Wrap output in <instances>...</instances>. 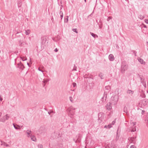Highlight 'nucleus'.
<instances>
[{
    "label": "nucleus",
    "instance_id": "nucleus-1",
    "mask_svg": "<svg viewBox=\"0 0 148 148\" xmlns=\"http://www.w3.org/2000/svg\"><path fill=\"white\" fill-rule=\"evenodd\" d=\"M75 108L73 106H71L67 109L69 116L70 118L73 119L74 118V115L75 114Z\"/></svg>",
    "mask_w": 148,
    "mask_h": 148
},
{
    "label": "nucleus",
    "instance_id": "nucleus-2",
    "mask_svg": "<svg viewBox=\"0 0 148 148\" xmlns=\"http://www.w3.org/2000/svg\"><path fill=\"white\" fill-rule=\"evenodd\" d=\"M128 68V65L126 61H124L122 62L121 69L122 73H124L125 71L127 70Z\"/></svg>",
    "mask_w": 148,
    "mask_h": 148
},
{
    "label": "nucleus",
    "instance_id": "nucleus-3",
    "mask_svg": "<svg viewBox=\"0 0 148 148\" xmlns=\"http://www.w3.org/2000/svg\"><path fill=\"white\" fill-rule=\"evenodd\" d=\"M118 100V96L116 95H115L112 97L110 103L112 104L115 105L116 104Z\"/></svg>",
    "mask_w": 148,
    "mask_h": 148
},
{
    "label": "nucleus",
    "instance_id": "nucleus-4",
    "mask_svg": "<svg viewBox=\"0 0 148 148\" xmlns=\"http://www.w3.org/2000/svg\"><path fill=\"white\" fill-rule=\"evenodd\" d=\"M60 136L58 132H54L51 134V137L52 139H54L56 138H58Z\"/></svg>",
    "mask_w": 148,
    "mask_h": 148
},
{
    "label": "nucleus",
    "instance_id": "nucleus-5",
    "mask_svg": "<svg viewBox=\"0 0 148 148\" xmlns=\"http://www.w3.org/2000/svg\"><path fill=\"white\" fill-rule=\"evenodd\" d=\"M107 98V93L105 92L104 93L103 96L102 97L101 99V101L103 102H105Z\"/></svg>",
    "mask_w": 148,
    "mask_h": 148
},
{
    "label": "nucleus",
    "instance_id": "nucleus-6",
    "mask_svg": "<svg viewBox=\"0 0 148 148\" xmlns=\"http://www.w3.org/2000/svg\"><path fill=\"white\" fill-rule=\"evenodd\" d=\"M19 42V44L20 47H25V45L26 44L25 42L23 41V39H20Z\"/></svg>",
    "mask_w": 148,
    "mask_h": 148
},
{
    "label": "nucleus",
    "instance_id": "nucleus-7",
    "mask_svg": "<svg viewBox=\"0 0 148 148\" xmlns=\"http://www.w3.org/2000/svg\"><path fill=\"white\" fill-rule=\"evenodd\" d=\"M112 104L110 102L108 103L106 106V107L107 110H111L112 108V106L111 105Z\"/></svg>",
    "mask_w": 148,
    "mask_h": 148
},
{
    "label": "nucleus",
    "instance_id": "nucleus-8",
    "mask_svg": "<svg viewBox=\"0 0 148 148\" xmlns=\"http://www.w3.org/2000/svg\"><path fill=\"white\" fill-rule=\"evenodd\" d=\"M104 117V114L103 113L100 112L99 114V120H102Z\"/></svg>",
    "mask_w": 148,
    "mask_h": 148
},
{
    "label": "nucleus",
    "instance_id": "nucleus-9",
    "mask_svg": "<svg viewBox=\"0 0 148 148\" xmlns=\"http://www.w3.org/2000/svg\"><path fill=\"white\" fill-rule=\"evenodd\" d=\"M136 137H131L128 138V140L130 141L131 143H134L135 141H134L135 139H136Z\"/></svg>",
    "mask_w": 148,
    "mask_h": 148
},
{
    "label": "nucleus",
    "instance_id": "nucleus-10",
    "mask_svg": "<svg viewBox=\"0 0 148 148\" xmlns=\"http://www.w3.org/2000/svg\"><path fill=\"white\" fill-rule=\"evenodd\" d=\"M108 58L110 61H113L114 60V56L112 54H110Z\"/></svg>",
    "mask_w": 148,
    "mask_h": 148
},
{
    "label": "nucleus",
    "instance_id": "nucleus-11",
    "mask_svg": "<svg viewBox=\"0 0 148 148\" xmlns=\"http://www.w3.org/2000/svg\"><path fill=\"white\" fill-rule=\"evenodd\" d=\"M17 64L18 65V67L20 69H22L24 67L23 64L21 63V62L17 63Z\"/></svg>",
    "mask_w": 148,
    "mask_h": 148
},
{
    "label": "nucleus",
    "instance_id": "nucleus-12",
    "mask_svg": "<svg viewBox=\"0 0 148 148\" xmlns=\"http://www.w3.org/2000/svg\"><path fill=\"white\" fill-rule=\"evenodd\" d=\"M138 60L139 62L141 64L145 65V62L144 61V60L143 59L140 58H139L138 59Z\"/></svg>",
    "mask_w": 148,
    "mask_h": 148
},
{
    "label": "nucleus",
    "instance_id": "nucleus-13",
    "mask_svg": "<svg viewBox=\"0 0 148 148\" xmlns=\"http://www.w3.org/2000/svg\"><path fill=\"white\" fill-rule=\"evenodd\" d=\"M126 93L127 94H130L132 95L134 93V91L128 89Z\"/></svg>",
    "mask_w": 148,
    "mask_h": 148
},
{
    "label": "nucleus",
    "instance_id": "nucleus-14",
    "mask_svg": "<svg viewBox=\"0 0 148 148\" xmlns=\"http://www.w3.org/2000/svg\"><path fill=\"white\" fill-rule=\"evenodd\" d=\"M31 138L32 140L33 141H36V139L35 136L32 135H30Z\"/></svg>",
    "mask_w": 148,
    "mask_h": 148
},
{
    "label": "nucleus",
    "instance_id": "nucleus-15",
    "mask_svg": "<svg viewBox=\"0 0 148 148\" xmlns=\"http://www.w3.org/2000/svg\"><path fill=\"white\" fill-rule=\"evenodd\" d=\"M99 76L101 78V79H103L104 78V75L103 73H99Z\"/></svg>",
    "mask_w": 148,
    "mask_h": 148
},
{
    "label": "nucleus",
    "instance_id": "nucleus-16",
    "mask_svg": "<svg viewBox=\"0 0 148 148\" xmlns=\"http://www.w3.org/2000/svg\"><path fill=\"white\" fill-rule=\"evenodd\" d=\"M26 133L27 134V136L28 137H30V135H32L31 133H32V132L31 130H27L26 132Z\"/></svg>",
    "mask_w": 148,
    "mask_h": 148
},
{
    "label": "nucleus",
    "instance_id": "nucleus-17",
    "mask_svg": "<svg viewBox=\"0 0 148 148\" xmlns=\"http://www.w3.org/2000/svg\"><path fill=\"white\" fill-rule=\"evenodd\" d=\"M115 146L114 145L111 144H109L108 145V148H115Z\"/></svg>",
    "mask_w": 148,
    "mask_h": 148
},
{
    "label": "nucleus",
    "instance_id": "nucleus-18",
    "mask_svg": "<svg viewBox=\"0 0 148 148\" xmlns=\"http://www.w3.org/2000/svg\"><path fill=\"white\" fill-rule=\"evenodd\" d=\"M25 34L26 35H28L30 33V30L29 29H27L25 30Z\"/></svg>",
    "mask_w": 148,
    "mask_h": 148
},
{
    "label": "nucleus",
    "instance_id": "nucleus-19",
    "mask_svg": "<svg viewBox=\"0 0 148 148\" xmlns=\"http://www.w3.org/2000/svg\"><path fill=\"white\" fill-rule=\"evenodd\" d=\"M112 127V125L111 124H109V125H106L104 126V128H107V129H110V128H111Z\"/></svg>",
    "mask_w": 148,
    "mask_h": 148
},
{
    "label": "nucleus",
    "instance_id": "nucleus-20",
    "mask_svg": "<svg viewBox=\"0 0 148 148\" xmlns=\"http://www.w3.org/2000/svg\"><path fill=\"white\" fill-rule=\"evenodd\" d=\"M49 81V80L48 79H43V81H42V82L44 84L43 86H45L46 84L48 81Z\"/></svg>",
    "mask_w": 148,
    "mask_h": 148
},
{
    "label": "nucleus",
    "instance_id": "nucleus-21",
    "mask_svg": "<svg viewBox=\"0 0 148 148\" xmlns=\"http://www.w3.org/2000/svg\"><path fill=\"white\" fill-rule=\"evenodd\" d=\"M138 18L140 19L141 20H143L144 19L145 17V16L144 15H142L140 14L138 16Z\"/></svg>",
    "mask_w": 148,
    "mask_h": 148
},
{
    "label": "nucleus",
    "instance_id": "nucleus-22",
    "mask_svg": "<svg viewBox=\"0 0 148 148\" xmlns=\"http://www.w3.org/2000/svg\"><path fill=\"white\" fill-rule=\"evenodd\" d=\"M60 17L61 19H62L63 17V12L61 11H60Z\"/></svg>",
    "mask_w": 148,
    "mask_h": 148
},
{
    "label": "nucleus",
    "instance_id": "nucleus-23",
    "mask_svg": "<svg viewBox=\"0 0 148 148\" xmlns=\"http://www.w3.org/2000/svg\"><path fill=\"white\" fill-rule=\"evenodd\" d=\"M22 2L21 1H19L18 3V7H20L21 5Z\"/></svg>",
    "mask_w": 148,
    "mask_h": 148
},
{
    "label": "nucleus",
    "instance_id": "nucleus-24",
    "mask_svg": "<svg viewBox=\"0 0 148 148\" xmlns=\"http://www.w3.org/2000/svg\"><path fill=\"white\" fill-rule=\"evenodd\" d=\"M20 58H21L22 60L23 61L26 60H27V58L26 57H21Z\"/></svg>",
    "mask_w": 148,
    "mask_h": 148
},
{
    "label": "nucleus",
    "instance_id": "nucleus-25",
    "mask_svg": "<svg viewBox=\"0 0 148 148\" xmlns=\"http://www.w3.org/2000/svg\"><path fill=\"white\" fill-rule=\"evenodd\" d=\"M5 116V120H8V119H9V116H8V114H6Z\"/></svg>",
    "mask_w": 148,
    "mask_h": 148
},
{
    "label": "nucleus",
    "instance_id": "nucleus-26",
    "mask_svg": "<svg viewBox=\"0 0 148 148\" xmlns=\"http://www.w3.org/2000/svg\"><path fill=\"white\" fill-rule=\"evenodd\" d=\"M69 99L71 102L73 103V99L71 97H69Z\"/></svg>",
    "mask_w": 148,
    "mask_h": 148
},
{
    "label": "nucleus",
    "instance_id": "nucleus-27",
    "mask_svg": "<svg viewBox=\"0 0 148 148\" xmlns=\"http://www.w3.org/2000/svg\"><path fill=\"white\" fill-rule=\"evenodd\" d=\"M1 145H3L4 146H5L6 144V143L5 142H3L1 141Z\"/></svg>",
    "mask_w": 148,
    "mask_h": 148
},
{
    "label": "nucleus",
    "instance_id": "nucleus-28",
    "mask_svg": "<svg viewBox=\"0 0 148 148\" xmlns=\"http://www.w3.org/2000/svg\"><path fill=\"white\" fill-rule=\"evenodd\" d=\"M109 88H110V86H106L105 87V89L106 90H108Z\"/></svg>",
    "mask_w": 148,
    "mask_h": 148
},
{
    "label": "nucleus",
    "instance_id": "nucleus-29",
    "mask_svg": "<svg viewBox=\"0 0 148 148\" xmlns=\"http://www.w3.org/2000/svg\"><path fill=\"white\" fill-rule=\"evenodd\" d=\"M38 148H43V146L41 144H38Z\"/></svg>",
    "mask_w": 148,
    "mask_h": 148
},
{
    "label": "nucleus",
    "instance_id": "nucleus-30",
    "mask_svg": "<svg viewBox=\"0 0 148 148\" xmlns=\"http://www.w3.org/2000/svg\"><path fill=\"white\" fill-rule=\"evenodd\" d=\"M112 16H110L108 17L107 19V21H109L110 20L112 19Z\"/></svg>",
    "mask_w": 148,
    "mask_h": 148
},
{
    "label": "nucleus",
    "instance_id": "nucleus-31",
    "mask_svg": "<svg viewBox=\"0 0 148 148\" xmlns=\"http://www.w3.org/2000/svg\"><path fill=\"white\" fill-rule=\"evenodd\" d=\"M90 34L92 36H93V37H94L95 38V36H97L96 34H94L93 33H91V32H90Z\"/></svg>",
    "mask_w": 148,
    "mask_h": 148
},
{
    "label": "nucleus",
    "instance_id": "nucleus-32",
    "mask_svg": "<svg viewBox=\"0 0 148 148\" xmlns=\"http://www.w3.org/2000/svg\"><path fill=\"white\" fill-rule=\"evenodd\" d=\"M77 29H73L72 30L74 32L76 33H77L78 32L77 30Z\"/></svg>",
    "mask_w": 148,
    "mask_h": 148
},
{
    "label": "nucleus",
    "instance_id": "nucleus-33",
    "mask_svg": "<svg viewBox=\"0 0 148 148\" xmlns=\"http://www.w3.org/2000/svg\"><path fill=\"white\" fill-rule=\"evenodd\" d=\"M139 75V77L140 78V79L141 81V82H142V81H143L144 79L143 80V79L142 78V77H141V75Z\"/></svg>",
    "mask_w": 148,
    "mask_h": 148
},
{
    "label": "nucleus",
    "instance_id": "nucleus-34",
    "mask_svg": "<svg viewBox=\"0 0 148 148\" xmlns=\"http://www.w3.org/2000/svg\"><path fill=\"white\" fill-rule=\"evenodd\" d=\"M136 131V129L135 128V127H134V128H133L132 130H131L132 132H134L135 131Z\"/></svg>",
    "mask_w": 148,
    "mask_h": 148
},
{
    "label": "nucleus",
    "instance_id": "nucleus-35",
    "mask_svg": "<svg viewBox=\"0 0 148 148\" xmlns=\"http://www.w3.org/2000/svg\"><path fill=\"white\" fill-rule=\"evenodd\" d=\"M15 129L16 130L19 129H20V127L19 126L17 125V126H16V127H15Z\"/></svg>",
    "mask_w": 148,
    "mask_h": 148
},
{
    "label": "nucleus",
    "instance_id": "nucleus-36",
    "mask_svg": "<svg viewBox=\"0 0 148 148\" xmlns=\"http://www.w3.org/2000/svg\"><path fill=\"white\" fill-rule=\"evenodd\" d=\"M136 124V122H132L131 123V124L133 126L135 125Z\"/></svg>",
    "mask_w": 148,
    "mask_h": 148
},
{
    "label": "nucleus",
    "instance_id": "nucleus-37",
    "mask_svg": "<svg viewBox=\"0 0 148 148\" xmlns=\"http://www.w3.org/2000/svg\"><path fill=\"white\" fill-rule=\"evenodd\" d=\"M73 87H75L76 86V84L75 83L73 82Z\"/></svg>",
    "mask_w": 148,
    "mask_h": 148
},
{
    "label": "nucleus",
    "instance_id": "nucleus-38",
    "mask_svg": "<svg viewBox=\"0 0 148 148\" xmlns=\"http://www.w3.org/2000/svg\"><path fill=\"white\" fill-rule=\"evenodd\" d=\"M5 119H1V118L0 119V121H1V122H5Z\"/></svg>",
    "mask_w": 148,
    "mask_h": 148
},
{
    "label": "nucleus",
    "instance_id": "nucleus-39",
    "mask_svg": "<svg viewBox=\"0 0 148 148\" xmlns=\"http://www.w3.org/2000/svg\"><path fill=\"white\" fill-rule=\"evenodd\" d=\"M130 148H136L135 146H134V145H132L130 146Z\"/></svg>",
    "mask_w": 148,
    "mask_h": 148
},
{
    "label": "nucleus",
    "instance_id": "nucleus-40",
    "mask_svg": "<svg viewBox=\"0 0 148 148\" xmlns=\"http://www.w3.org/2000/svg\"><path fill=\"white\" fill-rule=\"evenodd\" d=\"M38 70L40 71L41 72H42V73H43V71L41 70V69H40V68H38ZM43 75H44V74L43 73Z\"/></svg>",
    "mask_w": 148,
    "mask_h": 148
},
{
    "label": "nucleus",
    "instance_id": "nucleus-41",
    "mask_svg": "<svg viewBox=\"0 0 148 148\" xmlns=\"http://www.w3.org/2000/svg\"><path fill=\"white\" fill-rule=\"evenodd\" d=\"M145 22L147 24H148V19L145 20Z\"/></svg>",
    "mask_w": 148,
    "mask_h": 148
},
{
    "label": "nucleus",
    "instance_id": "nucleus-42",
    "mask_svg": "<svg viewBox=\"0 0 148 148\" xmlns=\"http://www.w3.org/2000/svg\"><path fill=\"white\" fill-rule=\"evenodd\" d=\"M53 111H51L50 112H48V113L49 114V115H50L51 113H53Z\"/></svg>",
    "mask_w": 148,
    "mask_h": 148
},
{
    "label": "nucleus",
    "instance_id": "nucleus-43",
    "mask_svg": "<svg viewBox=\"0 0 148 148\" xmlns=\"http://www.w3.org/2000/svg\"><path fill=\"white\" fill-rule=\"evenodd\" d=\"M134 55H135V56H136V51H134Z\"/></svg>",
    "mask_w": 148,
    "mask_h": 148
},
{
    "label": "nucleus",
    "instance_id": "nucleus-44",
    "mask_svg": "<svg viewBox=\"0 0 148 148\" xmlns=\"http://www.w3.org/2000/svg\"><path fill=\"white\" fill-rule=\"evenodd\" d=\"M58 51V49L57 48H56V49L54 50V51L56 52H57V51Z\"/></svg>",
    "mask_w": 148,
    "mask_h": 148
},
{
    "label": "nucleus",
    "instance_id": "nucleus-45",
    "mask_svg": "<svg viewBox=\"0 0 148 148\" xmlns=\"http://www.w3.org/2000/svg\"><path fill=\"white\" fill-rule=\"evenodd\" d=\"M80 134H78V138H77V140H78L79 138L80 137Z\"/></svg>",
    "mask_w": 148,
    "mask_h": 148
},
{
    "label": "nucleus",
    "instance_id": "nucleus-46",
    "mask_svg": "<svg viewBox=\"0 0 148 148\" xmlns=\"http://www.w3.org/2000/svg\"><path fill=\"white\" fill-rule=\"evenodd\" d=\"M45 39H46V38H45L43 37L42 38V40H46Z\"/></svg>",
    "mask_w": 148,
    "mask_h": 148
},
{
    "label": "nucleus",
    "instance_id": "nucleus-47",
    "mask_svg": "<svg viewBox=\"0 0 148 148\" xmlns=\"http://www.w3.org/2000/svg\"><path fill=\"white\" fill-rule=\"evenodd\" d=\"M115 121H113L112 122V125H114V124L115 123Z\"/></svg>",
    "mask_w": 148,
    "mask_h": 148
},
{
    "label": "nucleus",
    "instance_id": "nucleus-48",
    "mask_svg": "<svg viewBox=\"0 0 148 148\" xmlns=\"http://www.w3.org/2000/svg\"><path fill=\"white\" fill-rule=\"evenodd\" d=\"M1 119H5V116H4L3 117H2Z\"/></svg>",
    "mask_w": 148,
    "mask_h": 148
},
{
    "label": "nucleus",
    "instance_id": "nucleus-49",
    "mask_svg": "<svg viewBox=\"0 0 148 148\" xmlns=\"http://www.w3.org/2000/svg\"><path fill=\"white\" fill-rule=\"evenodd\" d=\"M5 146L6 147H8V146H9V145H8V144H6V145H5Z\"/></svg>",
    "mask_w": 148,
    "mask_h": 148
},
{
    "label": "nucleus",
    "instance_id": "nucleus-50",
    "mask_svg": "<svg viewBox=\"0 0 148 148\" xmlns=\"http://www.w3.org/2000/svg\"><path fill=\"white\" fill-rule=\"evenodd\" d=\"M144 25V27L147 28V26L146 25Z\"/></svg>",
    "mask_w": 148,
    "mask_h": 148
},
{
    "label": "nucleus",
    "instance_id": "nucleus-51",
    "mask_svg": "<svg viewBox=\"0 0 148 148\" xmlns=\"http://www.w3.org/2000/svg\"><path fill=\"white\" fill-rule=\"evenodd\" d=\"M67 18H68V16H67ZM68 18H67L66 19V22L67 23L68 22Z\"/></svg>",
    "mask_w": 148,
    "mask_h": 148
},
{
    "label": "nucleus",
    "instance_id": "nucleus-52",
    "mask_svg": "<svg viewBox=\"0 0 148 148\" xmlns=\"http://www.w3.org/2000/svg\"><path fill=\"white\" fill-rule=\"evenodd\" d=\"M3 100L2 98L1 97H0V101H1Z\"/></svg>",
    "mask_w": 148,
    "mask_h": 148
},
{
    "label": "nucleus",
    "instance_id": "nucleus-53",
    "mask_svg": "<svg viewBox=\"0 0 148 148\" xmlns=\"http://www.w3.org/2000/svg\"><path fill=\"white\" fill-rule=\"evenodd\" d=\"M40 67H41L42 69H44V67L43 66H40Z\"/></svg>",
    "mask_w": 148,
    "mask_h": 148
},
{
    "label": "nucleus",
    "instance_id": "nucleus-54",
    "mask_svg": "<svg viewBox=\"0 0 148 148\" xmlns=\"http://www.w3.org/2000/svg\"><path fill=\"white\" fill-rule=\"evenodd\" d=\"M145 111L143 110H142V114H143Z\"/></svg>",
    "mask_w": 148,
    "mask_h": 148
},
{
    "label": "nucleus",
    "instance_id": "nucleus-55",
    "mask_svg": "<svg viewBox=\"0 0 148 148\" xmlns=\"http://www.w3.org/2000/svg\"><path fill=\"white\" fill-rule=\"evenodd\" d=\"M1 114H2V113L1 112H0V117L1 116Z\"/></svg>",
    "mask_w": 148,
    "mask_h": 148
},
{
    "label": "nucleus",
    "instance_id": "nucleus-56",
    "mask_svg": "<svg viewBox=\"0 0 148 148\" xmlns=\"http://www.w3.org/2000/svg\"><path fill=\"white\" fill-rule=\"evenodd\" d=\"M18 58H17L16 60H15V63H16V62H17V60Z\"/></svg>",
    "mask_w": 148,
    "mask_h": 148
},
{
    "label": "nucleus",
    "instance_id": "nucleus-57",
    "mask_svg": "<svg viewBox=\"0 0 148 148\" xmlns=\"http://www.w3.org/2000/svg\"><path fill=\"white\" fill-rule=\"evenodd\" d=\"M99 29H101V26H99Z\"/></svg>",
    "mask_w": 148,
    "mask_h": 148
},
{
    "label": "nucleus",
    "instance_id": "nucleus-58",
    "mask_svg": "<svg viewBox=\"0 0 148 148\" xmlns=\"http://www.w3.org/2000/svg\"><path fill=\"white\" fill-rule=\"evenodd\" d=\"M14 126V128H15V127H16V126L14 125V124H13Z\"/></svg>",
    "mask_w": 148,
    "mask_h": 148
},
{
    "label": "nucleus",
    "instance_id": "nucleus-59",
    "mask_svg": "<svg viewBox=\"0 0 148 148\" xmlns=\"http://www.w3.org/2000/svg\"><path fill=\"white\" fill-rule=\"evenodd\" d=\"M27 65H28L29 66V63H28L27 62Z\"/></svg>",
    "mask_w": 148,
    "mask_h": 148
},
{
    "label": "nucleus",
    "instance_id": "nucleus-60",
    "mask_svg": "<svg viewBox=\"0 0 148 148\" xmlns=\"http://www.w3.org/2000/svg\"><path fill=\"white\" fill-rule=\"evenodd\" d=\"M84 1H85V2H86V0H84Z\"/></svg>",
    "mask_w": 148,
    "mask_h": 148
},
{
    "label": "nucleus",
    "instance_id": "nucleus-61",
    "mask_svg": "<svg viewBox=\"0 0 148 148\" xmlns=\"http://www.w3.org/2000/svg\"><path fill=\"white\" fill-rule=\"evenodd\" d=\"M75 142L76 143V142H77V141H76V140L75 141Z\"/></svg>",
    "mask_w": 148,
    "mask_h": 148
},
{
    "label": "nucleus",
    "instance_id": "nucleus-62",
    "mask_svg": "<svg viewBox=\"0 0 148 148\" xmlns=\"http://www.w3.org/2000/svg\"><path fill=\"white\" fill-rule=\"evenodd\" d=\"M75 70V71H76V69H73V70Z\"/></svg>",
    "mask_w": 148,
    "mask_h": 148
},
{
    "label": "nucleus",
    "instance_id": "nucleus-63",
    "mask_svg": "<svg viewBox=\"0 0 148 148\" xmlns=\"http://www.w3.org/2000/svg\"><path fill=\"white\" fill-rule=\"evenodd\" d=\"M1 53V50H0V53Z\"/></svg>",
    "mask_w": 148,
    "mask_h": 148
}]
</instances>
